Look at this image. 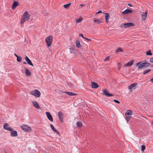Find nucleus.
I'll return each instance as SVG.
<instances>
[{"mask_svg":"<svg viewBox=\"0 0 153 153\" xmlns=\"http://www.w3.org/2000/svg\"><path fill=\"white\" fill-rule=\"evenodd\" d=\"M25 73L26 76H29L31 75V73L29 69L26 68H25Z\"/></svg>","mask_w":153,"mask_h":153,"instance_id":"f3484780","label":"nucleus"},{"mask_svg":"<svg viewBox=\"0 0 153 153\" xmlns=\"http://www.w3.org/2000/svg\"><path fill=\"white\" fill-rule=\"evenodd\" d=\"M150 71H151V70L150 69H147V70H145L143 71V74H145L148 73Z\"/></svg>","mask_w":153,"mask_h":153,"instance_id":"473e14b6","label":"nucleus"},{"mask_svg":"<svg viewBox=\"0 0 153 153\" xmlns=\"http://www.w3.org/2000/svg\"><path fill=\"white\" fill-rule=\"evenodd\" d=\"M46 114L48 119L51 122H53V119L52 117L51 114L50 113L48 112H46Z\"/></svg>","mask_w":153,"mask_h":153,"instance_id":"1a4fd4ad","label":"nucleus"},{"mask_svg":"<svg viewBox=\"0 0 153 153\" xmlns=\"http://www.w3.org/2000/svg\"><path fill=\"white\" fill-rule=\"evenodd\" d=\"M104 94L106 96L109 97L114 96L113 94H110L105 89L102 90Z\"/></svg>","mask_w":153,"mask_h":153,"instance_id":"9d476101","label":"nucleus"},{"mask_svg":"<svg viewBox=\"0 0 153 153\" xmlns=\"http://www.w3.org/2000/svg\"><path fill=\"white\" fill-rule=\"evenodd\" d=\"M141 150L143 152L146 149V146L145 145H142L141 146Z\"/></svg>","mask_w":153,"mask_h":153,"instance_id":"72a5a7b5","label":"nucleus"},{"mask_svg":"<svg viewBox=\"0 0 153 153\" xmlns=\"http://www.w3.org/2000/svg\"><path fill=\"white\" fill-rule=\"evenodd\" d=\"M17 60L18 62H19L21 61L22 59L21 57L19 56H17Z\"/></svg>","mask_w":153,"mask_h":153,"instance_id":"2f4dec72","label":"nucleus"},{"mask_svg":"<svg viewBox=\"0 0 153 153\" xmlns=\"http://www.w3.org/2000/svg\"><path fill=\"white\" fill-rule=\"evenodd\" d=\"M90 42V44H91L92 43V42L91 41V39H89L87 38V42ZM89 46L90 47V43H88Z\"/></svg>","mask_w":153,"mask_h":153,"instance_id":"c9c22d12","label":"nucleus"},{"mask_svg":"<svg viewBox=\"0 0 153 153\" xmlns=\"http://www.w3.org/2000/svg\"><path fill=\"white\" fill-rule=\"evenodd\" d=\"M110 16L109 14L108 13H105V21L106 22L108 23V22L109 18L110 17Z\"/></svg>","mask_w":153,"mask_h":153,"instance_id":"4be33fe9","label":"nucleus"},{"mask_svg":"<svg viewBox=\"0 0 153 153\" xmlns=\"http://www.w3.org/2000/svg\"><path fill=\"white\" fill-rule=\"evenodd\" d=\"M133 112L131 110H127L125 113V115H131L132 114Z\"/></svg>","mask_w":153,"mask_h":153,"instance_id":"b1692460","label":"nucleus"},{"mask_svg":"<svg viewBox=\"0 0 153 153\" xmlns=\"http://www.w3.org/2000/svg\"><path fill=\"white\" fill-rule=\"evenodd\" d=\"M94 22L96 24H99L103 23V21L101 19H95L94 20Z\"/></svg>","mask_w":153,"mask_h":153,"instance_id":"2eb2a0df","label":"nucleus"},{"mask_svg":"<svg viewBox=\"0 0 153 153\" xmlns=\"http://www.w3.org/2000/svg\"><path fill=\"white\" fill-rule=\"evenodd\" d=\"M122 49L120 48H118L116 51V53H118L120 51H122Z\"/></svg>","mask_w":153,"mask_h":153,"instance_id":"7c9ffc66","label":"nucleus"},{"mask_svg":"<svg viewBox=\"0 0 153 153\" xmlns=\"http://www.w3.org/2000/svg\"><path fill=\"white\" fill-rule=\"evenodd\" d=\"M14 55H15L16 57H17V56H18L17 55H16V54L15 53H14Z\"/></svg>","mask_w":153,"mask_h":153,"instance_id":"49530a36","label":"nucleus"},{"mask_svg":"<svg viewBox=\"0 0 153 153\" xmlns=\"http://www.w3.org/2000/svg\"><path fill=\"white\" fill-rule=\"evenodd\" d=\"M137 85V84L136 83H134L128 86V88L129 89H131L135 87Z\"/></svg>","mask_w":153,"mask_h":153,"instance_id":"393cba45","label":"nucleus"},{"mask_svg":"<svg viewBox=\"0 0 153 153\" xmlns=\"http://www.w3.org/2000/svg\"><path fill=\"white\" fill-rule=\"evenodd\" d=\"M114 101L117 103H120V102L119 101H118L116 100H115V99L114 100Z\"/></svg>","mask_w":153,"mask_h":153,"instance_id":"ea45409f","label":"nucleus"},{"mask_svg":"<svg viewBox=\"0 0 153 153\" xmlns=\"http://www.w3.org/2000/svg\"><path fill=\"white\" fill-rule=\"evenodd\" d=\"M91 87L92 88H96L99 87V86L97 83L92 82H91Z\"/></svg>","mask_w":153,"mask_h":153,"instance_id":"ddd939ff","label":"nucleus"},{"mask_svg":"<svg viewBox=\"0 0 153 153\" xmlns=\"http://www.w3.org/2000/svg\"><path fill=\"white\" fill-rule=\"evenodd\" d=\"M71 4V3H68L67 4H65L64 5L63 7L64 8L66 9L68 8L70 5Z\"/></svg>","mask_w":153,"mask_h":153,"instance_id":"c85d7f7f","label":"nucleus"},{"mask_svg":"<svg viewBox=\"0 0 153 153\" xmlns=\"http://www.w3.org/2000/svg\"><path fill=\"white\" fill-rule=\"evenodd\" d=\"M5 153H7L6 152H5Z\"/></svg>","mask_w":153,"mask_h":153,"instance_id":"09e8293b","label":"nucleus"},{"mask_svg":"<svg viewBox=\"0 0 153 153\" xmlns=\"http://www.w3.org/2000/svg\"><path fill=\"white\" fill-rule=\"evenodd\" d=\"M150 81L151 82H152L153 83V78H152L150 79Z\"/></svg>","mask_w":153,"mask_h":153,"instance_id":"c03bdc74","label":"nucleus"},{"mask_svg":"<svg viewBox=\"0 0 153 153\" xmlns=\"http://www.w3.org/2000/svg\"><path fill=\"white\" fill-rule=\"evenodd\" d=\"M131 115H125L126 120L127 122H128L131 117Z\"/></svg>","mask_w":153,"mask_h":153,"instance_id":"cd10ccee","label":"nucleus"},{"mask_svg":"<svg viewBox=\"0 0 153 153\" xmlns=\"http://www.w3.org/2000/svg\"><path fill=\"white\" fill-rule=\"evenodd\" d=\"M58 116L59 119L60 120L61 122H63V113L61 111H59L58 113Z\"/></svg>","mask_w":153,"mask_h":153,"instance_id":"9b49d317","label":"nucleus"},{"mask_svg":"<svg viewBox=\"0 0 153 153\" xmlns=\"http://www.w3.org/2000/svg\"><path fill=\"white\" fill-rule=\"evenodd\" d=\"M132 11L130 9H127L123 12V15H126L127 14L131 13Z\"/></svg>","mask_w":153,"mask_h":153,"instance_id":"dca6fc26","label":"nucleus"},{"mask_svg":"<svg viewBox=\"0 0 153 153\" xmlns=\"http://www.w3.org/2000/svg\"><path fill=\"white\" fill-rule=\"evenodd\" d=\"M152 67H153V65L152 66Z\"/></svg>","mask_w":153,"mask_h":153,"instance_id":"8fccbe9b","label":"nucleus"},{"mask_svg":"<svg viewBox=\"0 0 153 153\" xmlns=\"http://www.w3.org/2000/svg\"><path fill=\"white\" fill-rule=\"evenodd\" d=\"M25 59L27 62V63L31 66H33V65L32 64L31 61L30 60L29 58L26 56L25 58Z\"/></svg>","mask_w":153,"mask_h":153,"instance_id":"f8f14e48","label":"nucleus"},{"mask_svg":"<svg viewBox=\"0 0 153 153\" xmlns=\"http://www.w3.org/2000/svg\"><path fill=\"white\" fill-rule=\"evenodd\" d=\"M85 4H80V6L81 7H83V6H85Z\"/></svg>","mask_w":153,"mask_h":153,"instance_id":"37998d69","label":"nucleus"},{"mask_svg":"<svg viewBox=\"0 0 153 153\" xmlns=\"http://www.w3.org/2000/svg\"><path fill=\"white\" fill-rule=\"evenodd\" d=\"M102 12L101 10H99L98 12L96 14H99V13H102Z\"/></svg>","mask_w":153,"mask_h":153,"instance_id":"79ce46f5","label":"nucleus"},{"mask_svg":"<svg viewBox=\"0 0 153 153\" xmlns=\"http://www.w3.org/2000/svg\"><path fill=\"white\" fill-rule=\"evenodd\" d=\"M18 5V3L16 1L14 2L13 4L12 8V9L14 10L15 8Z\"/></svg>","mask_w":153,"mask_h":153,"instance_id":"412c9836","label":"nucleus"},{"mask_svg":"<svg viewBox=\"0 0 153 153\" xmlns=\"http://www.w3.org/2000/svg\"><path fill=\"white\" fill-rule=\"evenodd\" d=\"M65 92L66 94L70 96H74L76 95V94L71 92L65 91Z\"/></svg>","mask_w":153,"mask_h":153,"instance_id":"5701e85b","label":"nucleus"},{"mask_svg":"<svg viewBox=\"0 0 153 153\" xmlns=\"http://www.w3.org/2000/svg\"><path fill=\"white\" fill-rule=\"evenodd\" d=\"M122 67V65L120 63H119L118 65V68L119 70H120Z\"/></svg>","mask_w":153,"mask_h":153,"instance_id":"e433bc0d","label":"nucleus"},{"mask_svg":"<svg viewBox=\"0 0 153 153\" xmlns=\"http://www.w3.org/2000/svg\"><path fill=\"white\" fill-rule=\"evenodd\" d=\"M150 61L151 62L153 63V57L151 58L150 60Z\"/></svg>","mask_w":153,"mask_h":153,"instance_id":"a19ab883","label":"nucleus"},{"mask_svg":"<svg viewBox=\"0 0 153 153\" xmlns=\"http://www.w3.org/2000/svg\"><path fill=\"white\" fill-rule=\"evenodd\" d=\"M82 20V17H80L79 19H76V23H78L81 22Z\"/></svg>","mask_w":153,"mask_h":153,"instance_id":"c756f323","label":"nucleus"},{"mask_svg":"<svg viewBox=\"0 0 153 153\" xmlns=\"http://www.w3.org/2000/svg\"><path fill=\"white\" fill-rule=\"evenodd\" d=\"M128 6H129L130 7H132V4H128Z\"/></svg>","mask_w":153,"mask_h":153,"instance_id":"a18cd8bd","label":"nucleus"},{"mask_svg":"<svg viewBox=\"0 0 153 153\" xmlns=\"http://www.w3.org/2000/svg\"><path fill=\"white\" fill-rule=\"evenodd\" d=\"M146 54L147 55H152V54L151 52V51L150 50H149L146 53Z\"/></svg>","mask_w":153,"mask_h":153,"instance_id":"f704fd0d","label":"nucleus"},{"mask_svg":"<svg viewBox=\"0 0 153 153\" xmlns=\"http://www.w3.org/2000/svg\"><path fill=\"white\" fill-rule=\"evenodd\" d=\"M77 127H80L82 126V123L80 122H77L76 123Z\"/></svg>","mask_w":153,"mask_h":153,"instance_id":"bb28decb","label":"nucleus"},{"mask_svg":"<svg viewBox=\"0 0 153 153\" xmlns=\"http://www.w3.org/2000/svg\"><path fill=\"white\" fill-rule=\"evenodd\" d=\"M3 128L7 130H9L10 131H12L13 129L11 127H10L8 124L7 123H5L3 126Z\"/></svg>","mask_w":153,"mask_h":153,"instance_id":"6e6552de","label":"nucleus"},{"mask_svg":"<svg viewBox=\"0 0 153 153\" xmlns=\"http://www.w3.org/2000/svg\"><path fill=\"white\" fill-rule=\"evenodd\" d=\"M150 65V64L148 62H143L140 64V62H139L136 64V66H138V68L140 69L143 68H146L149 66Z\"/></svg>","mask_w":153,"mask_h":153,"instance_id":"f03ea898","label":"nucleus"},{"mask_svg":"<svg viewBox=\"0 0 153 153\" xmlns=\"http://www.w3.org/2000/svg\"><path fill=\"white\" fill-rule=\"evenodd\" d=\"M30 94L36 97H40L41 93L38 90L36 89L34 91H31L30 92Z\"/></svg>","mask_w":153,"mask_h":153,"instance_id":"39448f33","label":"nucleus"},{"mask_svg":"<svg viewBox=\"0 0 153 153\" xmlns=\"http://www.w3.org/2000/svg\"><path fill=\"white\" fill-rule=\"evenodd\" d=\"M79 36H82L83 38L85 39H86V38H85L83 36V34H80L79 35Z\"/></svg>","mask_w":153,"mask_h":153,"instance_id":"58836bf2","label":"nucleus"},{"mask_svg":"<svg viewBox=\"0 0 153 153\" xmlns=\"http://www.w3.org/2000/svg\"><path fill=\"white\" fill-rule=\"evenodd\" d=\"M134 61L132 60L131 61L127 63L126 64L124 65V66L125 67H127V66H130L133 63Z\"/></svg>","mask_w":153,"mask_h":153,"instance_id":"a211bd4d","label":"nucleus"},{"mask_svg":"<svg viewBox=\"0 0 153 153\" xmlns=\"http://www.w3.org/2000/svg\"><path fill=\"white\" fill-rule=\"evenodd\" d=\"M32 103L35 107L38 109L40 108V106L38 103L36 101H33L32 102Z\"/></svg>","mask_w":153,"mask_h":153,"instance_id":"4468645a","label":"nucleus"},{"mask_svg":"<svg viewBox=\"0 0 153 153\" xmlns=\"http://www.w3.org/2000/svg\"><path fill=\"white\" fill-rule=\"evenodd\" d=\"M76 44L77 48H79L81 46V45L80 44V40H77L76 42Z\"/></svg>","mask_w":153,"mask_h":153,"instance_id":"a878e982","label":"nucleus"},{"mask_svg":"<svg viewBox=\"0 0 153 153\" xmlns=\"http://www.w3.org/2000/svg\"><path fill=\"white\" fill-rule=\"evenodd\" d=\"M110 59V57L109 56H107V57H106L105 59H104V61H108Z\"/></svg>","mask_w":153,"mask_h":153,"instance_id":"4c0bfd02","label":"nucleus"},{"mask_svg":"<svg viewBox=\"0 0 153 153\" xmlns=\"http://www.w3.org/2000/svg\"><path fill=\"white\" fill-rule=\"evenodd\" d=\"M147 13L148 12L147 11H146L145 13L142 12H141L140 14L141 16V18L142 20L144 21L146 19L147 15Z\"/></svg>","mask_w":153,"mask_h":153,"instance_id":"0eeeda50","label":"nucleus"},{"mask_svg":"<svg viewBox=\"0 0 153 153\" xmlns=\"http://www.w3.org/2000/svg\"><path fill=\"white\" fill-rule=\"evenodd\" d=\"M50 126L52 130L55 132L57 133L58 134H59V133L58 131L56 130L54 127L53 126L52 124L50 125Z\"/></svg>","mask_w":153,"mask_h":153,"instance_id":"aec40b11","label":"nucleus"},{"mask_svg":"<svg viewBox=\"0 0 153 153\" xmlns=\"http://www.w3.org/2000/svg\"><path fill=\"white\" fill-rule=\"evenodd\" d=\"M20 127L23 130L26 132H30L32 131L31 128L26 125H23Z\"/></svg>","mask_w":153,"mask_h":153,"instance_id":"20e7f679","label":"nucleus"},{"mask_svg":"<svg viewBox=\"0 0 153 153\" xmlns=\"http://www.w3.org/2000/svg\"><path fill=\"white\" fill-rule=\"evenodd\" d=\"M30 18V15L27 11L24 13L21 19V22L22 24H23L25 22L28 20Z\"/></svg>","mask_w":153,"mask_h":153,"instance_id":"f257e3e1","label":"nucleus"},{"mask_svg":"<svg viewBox=\"0 0 153 153\" xmlns=\"http://www.w3.org/2000/svg\"><path fill=\"white\" fill-rule=\"evenodd\" d=\"M53 37L52 35L48 36L45 39V41L48 46H50L52 44Z\"/></svg>","mask_w":153,"mask_h":153,"instance_id":"7ed1b4c3","label":"nucleus"},{"mask_svg":"<svg viewBox=\"0 0 153 153\" xmlns=\"http://www.w3.org/2000/svg\"><path fill=\"white\" fill-rule=\"evenodd\" d=\"M134 24L133 23H124L123 24H121L120 25V27H125L127 28L130 27L131 26H134Z\"/></svg>","mask_w":153,"mask_h":153,"instance_id":"423d86ee","label":"nucleus"},{"mask_svg":"<svg viewBox=\"0 0 153 153\" xmlns=\"http://www.w3.org/2000/svg\"><path fill=\"white\" fill-rule=\"evenodd\" d=\"M23 63L24 64H27V63L26 62H23Z\"/></svg>","mask_w":153,"mask_h":153,"instance_id":"de8ad7c7","label":"nucleus"},{"mask_svg":"<svg viewBox=\"0 0 153 153\" xmlns=\"http://www.w3.org/2000/svg\"><path fill=\"white\" fill-rule=\"evenodd\" d=\"M10 134L11 136L13 137H16L18 135L17 132L16 131H13L10 132Z\"/></svg>","mask_w":153,"mask_h":153,"instance_id":"6ab92c4d","label":"nucleus"}]
</instances>
